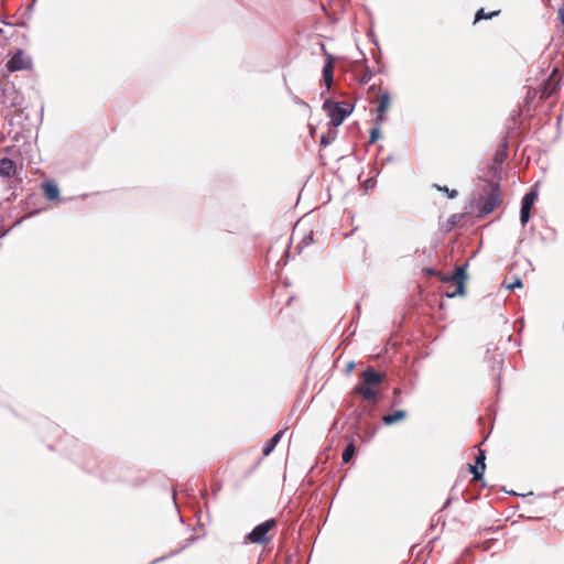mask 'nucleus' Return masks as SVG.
<instances>
[{
  "instance_id": "1",
  "label": "nucleus",
  "mask_w": 564,
  "mask_h": 564,
  "mask_svg": "<svg viewBox=\"0 0 564 564\" xmlns=\"http://www.w3.org/2000/svg\"><path fill=\"white\" fill-rule=\"evenodd\" d=\"M384 376L375 371L372 368H367L361 373V382L354 389L356 394L361 395L365 400L375 401L379 394V387L383 381Z\"/></svg>"
},
{
  "instance_id": "2",
  "label": "nucleus",
  "mask_w": 564,
  "mask_h": 564,
  "mask_svg": "<svg viewBox=\"0 0 564 564\" xmlns=\"http://www.w3.org/2000/svg\"><path fill=\"white\" fill-rule=\"evenodd\" d=\"M323 109L327 111L330 117V124L334 128L339 127L344 120L352 112V106L347 102H334L332 99H326L323 104Z\"/></svg>"
},
{
  "instance_id": "3",
  "label": "nucleus",
  "mask_w": 564,
  "mask_h": 564,
  "mask_svg": "<svg viewBox=\"0 0 564 564\" xmlns=\"http://www.w3.org/2000/svg\"><path fill=\"white\" fill-rule=\"evenodd\" d=\"M466 276V269L464 267L456 268L453 275L444 276L442 281L447 284L444 295L449 299L464 295Z\"/></svg>"
},
{
  "instance_id": "4",
  "label": "nucleus",
  "mask_w": 564,
  "mask_h": 564,
  "mask_svg": "<svg viewBox=\"0 0 564 564\" xmlns=\"http://www.w3.org/2000/svg\"><path fill=\"white\" fill-rule=\"evenodd\" d=\"M276 522L274 519H269L257 527L253 528V530L246 535L245 542L246 543H257V544H263L268 542L267 534L270 530H272L275 527Z\"/></svg>"
},
{
  "instance_id": "5",
  "label": "nucleus",
  "mask_w": 564,
  "mask_h": 564,
  "mask_svg": "<svg viewBox=\"0 0 564 564\" xmlns=\"http://www.w3.org/2000/svg\"><path fill=\"white\" fill-rule=\"evenodd\" d=\"M6 67L9 72H19L30 69L32 59L22 50H18L7 62Z\"/></svg>"
},
{
  "instance_id": "6",
  "label": "nucleus",
  "mask_w": 564,
  "mask_h": 564,
  "mask_svg": "<svg viewBox=\"0 0 564 564\" xmlns=\"http://www.w3.org/2000/svg\"><path fill=\"white\" fill-rule=\"evenodd\" d=\"M536 198V193L531 191L527 193L521 200L520 221L522 226H525L530 219L531 208Z\"/></svg>"
},
{
  "instance_id": "7",
  "label": "nucleus",
  "mask_w": 564,
  "mask_h": 564,
  "mask_svg": "<svg viewBox=\"0 0 564 564\" xmlns=\"http://www.w3.org/2000/svg\"><path fill=\"white\" fill-rule=\"evenodd\" d=\"M489 187H490L489 196L487 198H485L484 200H481V203H480V208L486 214L491 213L498 204V192H499L498 187L494 184H490Z\"/></svg>"
},
{
  "instance_id": "8",
  "label": "nucleus",
  "mask_w": 564,
  "mask_h": 564,
  "mask_svg": "<svg viewBox=\"0 0 564 564\" xmlns=\"http://www.w3.org/2000/svg\"><path fill=\"white\" fill-rule=\"evenodd\" d=\"M485 468V453L479 451V454L476 458V464L470 465V473L474 475L475 479H480L484 475Z\"/></svg>"
},
{
  "instance_id": "9",
  "label": "nucleus",
  "mask_w": 564,
  "mask_h": 564,
  "mask_svg": "<svg viewBox=\"0 0 564 564\" xmlns=\"http://www.w3.org/2000/svg\"><path fill=\"white\" fill-rule=\"evenodd\" d=\"M389 106H390V95H389V93H387V91L381 93L380 96H379V105H378V108H377V111H378L377 121L378 122L384 121V112L388 110Z\"/></svg>"
},
{
  "instance_id": "10",
  "label": "nucleus",
  "mask_w": 564,
  "mask_h": 564,
  "mask_svg": "<svg viewBox=\"0 0 564 564\" xmlns=\"http://www.w3.org/2000/svg\"><path fill=\"white\" fill-rule=\"evenodd\" d=\"M333 75H334V61L330 55L327 56V61L323 67V80L327 87L330 88L333 84Z\"/></svg>"
},
{
  "instance_id": "11",
  "label": "nucleus",
  "mask_w": 564,
  "mask_h": 564,
  "mask_svg": "<svg viewBox=\"0 0 564 564\" xmlns=\"http://www.w3.org/2000/svg\"><path fill=\"white\" fill-rule=\"evenodd\" d=\"M15 164L8 158L0 159V176L10 177L15 173Z\"/></svg>"
},
{
  "instance_id": "12",
  "label": "nucleus",
  "mask_w": 564,
  "mask_h": 564,
  "mask_svg": "<svg viewBox=\"0 0 564 564\" xmlns=\"http://www.w3.org/2000/svg\"><path fill=\"white\" fill-rule=\"evenodd\" d=\"M283 433L284 431H279L268 441V443L263 446L262 449V454L264 456H269L273 452L278 443L281 441Z\"/></svg>"
},
{
  "instance_id": "13",
  "label": "nucleus",
  "mask_w": 564,
  "mask_h": 564,
  "mask_svg": "<svg viewBox=\"0 0 564 564\" xmlns=\"http://www.w3.org/2000/svg\"><path fill=\"white\" fill-rule=\"evenodd\" d=\"M45 196L48 200H55L59 196V189L56 184L46 182L43 184Z\"/></svg>"
},
{
  "instance_id": "14",
  "label": "nucleus",
  "mask_w": 564,
  "mask_h": 564,
  "mask_svg": "<svg viewBox=\"0 0 564 564\" xmlns=\"http://www.w3.org/2000/svg\"><path fill=\"white\" fill-rule=\"evenodd\" d=\"M406 416V412L403 411V410H399V411H395L394 413L392 414H386L382 416V422L386 424V425H392L399 421H402L403 419H405Z\"/></svg>"
},
{
  "instance_id": "15",
  "label": "nucleus",
  "mask_w": 564,
  "mask_h": 564,
  "mask_svg": "<svg viewBox=\"0 0 564 564\" xmlns=\"http://www.w3.org/2000/svg\"><path fill=\"white\" fill-rule=\"evenodd\" d=\"M355 455V445L352 442L348 443L345 447L341 458L344 463H349Z\"/></svg>"
},
{
  "instance_id": "16",
  "label": "nucleus",
  "mask_w": 564,
  "mask_h": 564,
  "mask_svg": "<svg viewBox=\"0 0 564 564\" xmlns=\"http://www.w3.org/2000/svg\"><path fill=\"white\" fill-rule=\"evenodd\" d=\"M336 133L335 131H329L327 134H323L321 137V144L324 147L329 145L335 140Z\"/></svg>"
},
{
  "instance_id": "17",
  "label": "nucleus",
  "mask_w": 564,
  "mask_h": 564,
  "mask_svg": "<svg viewBox=\"0 0 564 564\" xmlns=\"http://www.w3.org/2000/svg\"><path fill=\"white\" fill-rule=\"evenodd\" d=\"M553 91H554V84L550 79V82L546 83L544 88H543L542 97H549Z\"/></svg>"
},
{
  "instance_id": "18",
  "label": "nucleus",
  "mask_w": 564,
  "mask_h": 564,
  "mask_svg": "<svg viewBox=\"0 0 564 564\" xmlns=\"http://www.w3.org/2000/svg\"><path fill=\"white\" fill-rule=\"evenodd\" d=\"M498 14V12H492L490 14H486L484 9H480L479 11H477L476 15H475V22L481 20V19H487V18H491L494 15Z\"/></svg>"
},
{
  "instance_id": "19",
  "label": "nucleus",
  "mask_w": 564,
  "mask_h": 564,
  "mask_svg": "<svg viewBox=\"0 0 564 564\" xmlns=\"http://www.w3.org/2000/svg\"><path fill=\"white\" fill-rule=\"evenodd\" d=\"M22 104V97L19 95V94H14V97L12 98V100L10 101V106L11 107H18V106H21Z\"/></svg>"
},
{
  "instance_id": "20",
  "label": "nucleus",
  "mask_w": 564,
  "mask_h": 564,
  "mask_svg": "<svg viewBox=\"0 0 564 564\" xmlns=\"http://www.w3.org/2000/svg\"><path fill=\"white\" fill-rule=\"evenodd\" d=\"M379 135H380V129L379 128H373L370 131V142L371 143L376 142L379 139Z\"/></svg>"
},
{
  "instance_id": "21",
  "label": "nucleus",
  "mask_w": 564,
  "mask_h": 564,
  "mask_svg": "<svg viewBox=\"0 0 564 564\" xmlns=\"http://www.w3.org/2000/svg\"><path fill=\"white\" fill-rule=\"evenodd\" d=\"M438 189L445 192L449 198H454L457 196V191L455 189H449L447 187H438Z\"/></svg>"
},
{
  "instance_id": "22",
  "label": "nucleus",
  "mask_w": 564,
  "mask_h": 564,
  "mask_svg": "<svg viewBox=\"0 0 564 564\" xmlns=\"http://www.w3.org/2000/svg\"><path fill=\"white\" fill-rule=\"evenodd\" d=\"M505 156H506V151L501 150V151L497 152L495 160H496V162L502 163Z\"/></svg>"
},
{
  "instance_id": "23",
  "label": "nucleus",
  "mask_w": 564,
  "mask_h": 564,
  "mask_svg": "<svg viewBox=\"0 0 564 564\" xmlns=\"http://www.w3.org/2000/svg\"><path fill=\"white\" fill-rule=\"evenodd\" d=\"M520 286H522V281L520 279H516L513 283L507 285V289L513 290L514 288Z\"/></svg>"
},
{
  "instance_id": "24",
  "label": "nucleus",
  "mask_w": 564,
  "mask_h": 564,
  "mask_svg": "<svg viewBox=\"0 0 564 564\" xmlns=\"http://www.w3.org/2000/svg\"><path fill=\"white\" fill-rule=\"evenodd\" d=\"M426 273L433 275L436 274V271L434 269H427Z\"/></svg>"
},
{
  "instance_id": "25",
  "label": "nucleus",
  "mask_w": 564,
  "mask_h": 564,
  "mask_svg": "<svg viewBox=\"0 0 564 564\" xmlns=\"http://www.w3.org/2000/svg\"><path fill=\"white\" fill-rule=\"evenodd\" d=\"M560 17H561L562 23L564 24V12L563 11H560Z\"/></svg>"
},
{
  "instance_id": "26",
  "label": "nucleus",
  "mask_w": 564,
  "mask_h": 564,
  "mask_svg": "<svg viewBox=\"0 0 564 564\" xmlns=\"http://www.w3.org/2000/svg\"><path fill=\"white\" fill-rule=\"evenodd\" d=\"M394 393L395 394L400 393V390L399 389H394Z\"/></svg>"
}]
</instances>
